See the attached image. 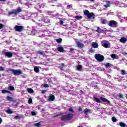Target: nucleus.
<instances>
[{"mask_svg":"<svg viewBox=\"0 0 127 127\" xmlns=\"http://www.w3.org/2000/svg\"><path fill=\"white\" fill-rule=\"evenodd\" d=\"M13 10H14V13L15 15H16V14H18L19 12H21V8L20 7H18L17 9H14Z\"/></svg>","mask_w":127,"mask_h":127,"instance_id":"6e6552de","label":"nucleus"},{"mask_svg":"<svg viewBox=\"0 0 127 127\" xmlns=\"http://www.w3.org/2000/svg\"><path fill=\"white\" fill-rule=\"evenodd\" d=\"M0 77H1V74H0Z\"/></svg>","mask_w":127,"mask_h":127,"instance_id":"e2e57ef3","label":"nucleus"},{"mask_svg":"<svg viewBox=\"0 0 127 127\" xmlns=\"http://www.w3.org/2000/svg\"><path fill=\"white\" fill-rule=\"evenodd\" d=\"M101 45L105 47V48H110L111 47V43L108 41H102Z\"/></svg>","mask_w":127,"mask_h":127,"instance_id":"20e7f679","label":"nucleus"},{"mask_svg":"<svg viewBox=\"0 0 127 127\" xmlns=\"http://www.w3.org/2000/svg\"><path fill=\"white\" fill-rule=\"evenodd\" d=\"M118 96L119 97V98H120V99H124V95L121 93L118 94Z\"/></svg>","mask_w":127,"mask_h":127,"instance_id":"473e14b6","label":"nucleus"},{"mask_svg":"<svg viewBox=\"0 0 127 127\" xmlns=\"http://www.w3.org/2000/svg\"><path fill=\"white\" fill-rule=\"evenodd\" d=\"M32 16H33V15H32Z\"/></svg>","mask_w":127,"mask_h":127,"instance_id":"69168bd1","label":"nucleus"},{"mask_svg":"<svg viewBox=\"0 0 127 127\" xmlns=\"http://www.w3.org/2000/svg\"><path fill=\"white\" fill-rule=\"evenodd\" d=\"M69 112H71V113H74V111L73 110V109L69 108L68 110Z\"/></svg>","mask_w":127,"mask_h":127,"instance_id":"c03bdc74","label":"nucleus"},{"mask_svg":"<svg viewBox=\"0 0 127 127\" xmlns=\"http://www.w3.org/2000/svg\"><path fill=\"white\" fill-rule=\"evenodd\" d=\"M127 39L125 37H123L120 39V42L122 43H126L127 42Z\"/></svg>","mask_w":127,"mask_h":127,"instance_id":"4468645a","label":"nucleus"},{"mask_svg":"<svg viewBox=\"0 0 127 127\" xmlns=\"http://www.w3.org/2000/svg\"><path fill=\"white\" fill-rule=\"evenodd\" d=\"M100 99L101 101H103V102H105V103H107V104H110V101L104 97H100Z\"/></svg>","mask_w":127,"mask_h":127,"instance_id":"ddd939ff","label":"nucleus"},{"mask_svg":"<svg viewBox=\"0 0 127 127\" xmlns=\"http://www.w3.org/2000/svg\"><path fill=\"white\" fill-rule=\"evenodd\" d=\"M21 118H22V115L15 116L14 117V119H15L16 120H18L19 119H21Z\"/></svg>","mask_w":127,"mask_h":127,"instance_id":"bb28decb","label":"nucleus"},{"mask_svg":"<svg viewBox=\"0 0 127 127\" xmlns=\"http://www.w3.org/2000/svg\"><path fill=\"white\" fill-rule=\"evenodd\" d=\"M97 127H102L101 126H100V125H98V126H97Z\"/></svg>","mask_w":127,"mask_h":127,"instance_id":"680f3d73","label":"nucleus"},{"mask_svg":"<svg viewBox=\"0 0 127 127\" xmlns=\"http://www.w3.org/2000/svg\"><path fill=\"white\" fill-rule=\"evenodd\" d=\"M95 58L98 62H103L105 60V57L104 56L101 55L100 54H96L95 55Z\"/></svg>","mask_w":127,"mask_h":127,"instance_id":"f03ea898","label":"nucleus"},{"mask_svg":"<svg viewBox=\"0 0 127 127\" xmlns=\"http://www.w3.org/2000/svg\"><path fill=\"white\" fill-rule=\"evenodd\" d=\"M96 31L98 33H103V32H104V30L101 29L100 27H97V29L96 30Z\"/></svg>","mask_w":127,"mask_h":127,"instance_id":"f8f14e48","label":"nucleus"},{"mask_svg":"<svg viewBox=\"0 0 127 127\" xmlns=\"http://www.w3.org/2000/svg\"><path fill=\"white\" fill-rule=\"evenodd\" d=\"M92 47L93 48H98V47H99V45L96 42H93L92 43Z\"/></svg>","mask_w":127,"mask_h":127,"instance_id":"2eb2a0df","label":"nucleus"},{"mask_svg":"<svg viewBox=\"0 0 127 127\" xmlns=\"http://www.w3.org/2000/svg\"><path fill=\"white\" fill-rule=\"evenodd\" d=\"M2 123V119H1V118H0V124H1Z\"/></svg>","mask_w":127,"mask_h":127,"instance_id":"6e6d98bb","label":"nucleus"},{"mask_svg":"<svg viewBox=\"0 0 127 127\" xmlns=\"http://www.w3.org/2000/svg\"><path fill=\"white\" fill-rule=\"evenodd\" d=\"M119 124H120V127H127V125L123 122H120Z\"/></svg>","mask_w":127,"mask_h":127,"instance_id":"4be33fe9","label":"nucleus"},{"mask_svg":"<svg viewBox=\"0 0 127 127\" xmlns=\"http://www.w3.org/2000/svg\"><path fill=\"white\" fill-rule=\"evenodd\" d=\"M6 0H0V1H2L3 2H4Z\"/></svg>","mask_w":127,"mask_h":127,"instance_id":"13d9d810","label":"nucleus"},{"mask_svg":"<svg viewBox=\"0 0 127 127\" xmlns=\"http://www.w3.org/2000/svg\"><path fill=\"white\" fill-rule=\"evenodd\" d=\"M31 115H32V116H36V114L34 112H31Z\"/></svg>","mask_w":127,"mask_h":127,"instance_id":"49530a36","label":"nucleus"},{"mask_svg":"<svg viewBox=\"0 0 127 127\" xmlns=\"http://www.w3.org/2000/svg\"><path fill=\"white\" fill-rule=\"evenodd\" d=\"M6 100H7L8 101H9L10 102H13V101H14L12 97H11L10 96H7Z\"/></svg>","mask_w":127,"mask_h":127,"instance_id":"6ab92c4d","label":"nucleus"},{"mask_svg":"<svg viewBox=\"0 0 127 127\" xmlns=\"http://www.w3.org/2000/svg\"><path fill=\"white\" fill-rule=\"evenodd\" d=\"M121 72L122 75H126V73L125 70H122Z\"/></svg>","mask_w":127,"mask_h":127,"instance_id":"58836bf2","label":"nucleus"},{"mask_svg":"<svg viewBox=\"0 0 127 127\" xmlns=\"http://www.w3.org/2000/svg\"><path fill=\"white\" fill-rule=\"evenodd\" d=\"M111 58H113L114 59H116V55L115 54L111 55Z\"/></svg>","mask_w":127,"mask_h":127,"instance_id":"79ce46f5","label":"nucleus"},{"mask_svg":"<svg viewBox=\"0 0 127 127\" xmlns=\"http://www.w3.org/2000/svg\"><path fill=\"white\" fill-rule=\"evenodd\" d=\"M5 112L7 113V114H13V112L10 109H8L7 110H6Z\"/></svg>","mask_w":127,"mask_h":127,"instance_id":"393cba45","label":"nucleus"},{"mask_svg":"<svg viewBox=\"0 0 127 127\" xmlns=\"http://www.w3.org/2000/svg\"><path fill=\"white\" fill-rule=\"evenodd\" d=\"M54 100H55V96L52 94L50 95L48 97V101H49V102H53Z\"/></svg>","mask_w":127,"mask_h":127,"instance_id":"1a4fd4ad","label":"nucleus"},{"mask_svg":"<svg viewBox=\"0 0 127 127\" xmlns=\"http://www.w3.org/2000/svg\"><path fill=\"white\" fill-rule=\"evenodd\" d=\"M90 110H89V109L86 108L85 110H84V114L85 115H87V114H88V113H89Z\"/></svg>","mask_w":127,"mask_h":127,"instance_id":"72a5a7b5","label":"nucleus"},{"mask_svg":"<svg viewBox=\"0 0 127 127\" xmlns=\"http://www.w3.org/2000/svg\"><path fill=\"white\" fill-rule=\"evenodd\" d=\"M61 70H63V67H61Z\"/></svg>","mask_w":127,"mask_h":127,"instance_id":"052dcab7","label":"nucleus"},{"mask_svg":"<svg viewBox=\"0 0 127 127\" xmlns=\"http://www.w3.org/2000/svg\"><path fill=\"white\" fill-rule=\"evenodd\" d=\"M2 76H4V74H2Z\"/></svg>","mask_w":127,"mask_h":127,"instance_id":"0e129e2a","label":"nucleus"},{"mask_svg":"<svg viewBox=\"0 0 127 127\" xmlns=\"http://www.w3.org/2000/svg\"><path fill=\"white\" fill-rule=\"evenodd\" d=\"M88 1H89V0H90V1H94L95 0H86Z\"/></svg>","mask_w":127,"mask_h":127,"instance_id":"bf43d9fd","label":"nucleus"},{"mask_svg":"<svg viewBox=\"0 0 127 127\" xmlns=\"http://www.w3.org/2000/svg\"><path fill=\"white\" fill-rule=\"evenodd\" d=\"M108 25L111 27L116 28L118 26V22L115 20H111L109 21Z\"/></svg>","mask_w":127,"mask_h":127,"instance_id":"423d86ee","label":"nucleus"},{"mask_svg":"<svg viewBox=\"0 0 127 127\" xmlns=\"http://www.w3.org/2000/svg\"><path fill=\"white\" fill-rule=\"evenodd\" d=\"M72 4H70V5H67V8H68V9H70V8H72Z\"/></svg>","mask_w":127,"mask_h":127,"instance_id":"a19ab883","label":"nucleus"},{"mask_svg":"<svg viewBox=\"0 0 127 127\" xmlns=\"http://www.w3.org/2000/svg\"><path fill=\"white\" fill-rule=\"evenodd\" d=\"M34 127H40V123H38L34 124Z\"/></svg>","mask_w":127,"mask_h":127,"instance_id":"7c9ffc66","label":"nucleus"},{"mask_svg":"<svg viewBox=\"0 0 127 127\" xmlns=\"http://www.w3.org/2000/svg\"><path fill=\"white\" fill-rule=\"evenodd\" d=\"M3 27V25L2 24H0V29H1Z\"/></svg>","mask_w":127,"mask_h":127,"instance_id":"09e8293b","label":"nucleus"},{"mask_svg":"<svg viewBox=\"0 0 127 127\" xmlns=\"http://www.w3.org/2000/svg\"><path fill=\"white\" fill-rule=\"evenodd\" d=\"M38 53L39 54H40V55H44V52H43L42 51H39V52H38Z\"/></svg>","mask_w":127,"mask_h":127,"instance_id":"4c0bfd02","label":"nucleus"},{"mask_svg":"<svg viewBox=\"0 0 127 127\" xmlns=\"http://www.w3.org/2000/svg\"><path fill=\"white\" fill-rule=\"evenodd\" d=\"M112 120L114 122V123H116V122H118V120H117V119L115 117H112Z\"/></svg>","mask_w":127,"mask_h":127,"instance_id":"c9c22d12","label":"nucleus"},{"mask_svg":"<svg viewBox=\"0 0 127 127\" xmlns=\"http://www.w3.org/2000/svg\"><path fill=\"white\" fill-rule=\"evenodd\" d=\"M5 93H10V92L8 90H4V89L2 90V94H5Z\"/></svg>","mask_w":127,"mask_h":127,"instance_id":"c756f323","label":"nucleus"},{"mask_svg":"<svg viewBox=\"0 0 127 127\" xmlns=\"http://www.w3.org/2000/svg\"><path fill=\"white\" fill-rule=\"evenodd\" d=\"M23 28H24L23 26L16 25L14 27L15 30L18 32H21L23 30Z\"/></svg>","mask_w":127,"mask_h":127,"instance_id":"0eeeda50","label":"nucleus"},{"mask_svg":"<svg viewBox=\"0 0 127 127\" xmlns=\"http://www.w3.org/2000/svg\"><path fill=\"white\" fill-rule=\"evenodd\" d=\"M84 14L87 15L88 18H90V19H94L95 18V15H94V13L92 12L90 13L87 10L84 11Z\"/></svg>","mask_w":127,"mask_h":127,"instance_id":"7ed1b4c3","label":"nucleus"},{"mask_svg":"<svg viewBox=\"0 0 127 127\" xmlns=\"http://www.w3.org/2000/svg\"><path fill=\"white\" fill-rule=\"evenodd\" d=\"M44 21L45 23H49L50 22V20L48 19L47 17H45L44 18Z\"/></svg>","mask_w":127,"mask_h":127,"instance_id":"dca6fc26","label":"nucleus"},{"mask_svg":"<svg viewBox=\"0 0 127 127\" xmlns=\"http://www.w3.org/2000/svg\"><path fill=\"white\" fill-rule=\"evenodd\" d=\"M76 44L77 47H79V48H83L84 47V44L79 41L76 42Z\"/></svg>","mask_w":127,"mask_h":127,"instance_id":"9d476101","label":"nucleus"},{"mask_svg":"<svg viewBox=\"0 0 127 127\" xmlns=\"http://www.w3.org/2000/svg\"><path fill=\"white\" fill-rule=\"evenodd\" d=\"M45 93H46V90H42V94H45Z\"/></svg>","mask_w":127,"mask_h":127,"instance_id":"864d4df0","label":"nucleus"},{"mask_svg":"<svg viewBox=\"0 0 127 127\" xmlns=\"http://www.w3.org/2000/svg\"><path fill=\"white\" fill-rule=\"evenodd\" d=\"M27 91L28 93H34L33 89H32V88H27Z\"/></svg>","mask_w":127,"mask_h":127,"instance_id":"a211bd4d","label":"nucleus"},{"mask_svg":"<svg viewBox=\"0 0 127 127\" xmlns=\"http://www.w3.org/2000/svg\"><path fill=\"white\" fill-rule=\"evenodd\" d=\"M112 2L110 1H108L107 2V3L106 5H105V7H109V6H110V5H111V4H112Z\"/></svg>","mask_w":127,"mask_h":127,"instance_id":"aec40b11","label":"nucleus"},{"mask_svg":"<svg viewBox=\"0 0 127 127\" xmlns=\"http://www.w3.org/2000/svg\"><path fill=\"white\" fill-rule=\"evenodd\" d=\"M81 69H82V66L79 65L77 66V70L78 71H80V70H81Z\"/></svg>","mask_w":127,"mask_h":127,"instance_id":"f704fd0d","label":"nucleus"},{"mask_svg":"<svg viewBox=\"0 0 127 127\" xmlns=\"http://www.w3.org/2000/svg\"><path fill=\"white\" fill-rule=\"evenodd\" d=\"M4 55L8 58L12 57V54L10 52H6L4 53Z\"/></svg>","mask_w":127,"mask_h":127,"instance_id":"9b49d317","label":"nucleus"},{"mask_svg":"<svg viewBox=\"0 0 127 127\" xmlns=\"http://www.w3.org/2000/svg\"><path fill=\"white\" fill-rule=\"evenodd\" d=\"M28 102V104H31L32 103V99L29 98Z\"/></svg>","mask_w":127,"mask_h":127,"instance_id":"ea45409f","label":"nucleus"},{"mask_svg":"<svg viewBox=\"0 0 127 127\" xmlns=\"http://www.w3.org/2000/svg\"><path fill=\"white\" fill-rule=\"evenodd\" d=\"M4 68L2 66H0V71H4Z\"/></svg>","mask_w":127,"mask_h":127,"instance_id":"37998d69","label":"nucleus"},{"mask_svg":"<svg viewBox=\"0 0 127 127\" xmlns=\"http://www.w3.org/2000/svg\"><path fill=\"white\" fill-rule=\"evenodd\" d=\"M107 22L108 21H107V20L103 19L101 21V23H102V24H106Z\"/></svg>","mask_w":127,"mask_h":127,"instance_id":"c85d7f7f","label":"nucleus"},{"mask_svg":"<svg viewBox=\"0 0 127 127\" xmlns=\"http://www.w3.org/2000/svg\"><path fill=\"white\" fill-rule=\"evenodd\" d=\"M78 111H79V112H82V111H83V110L82 109V108L79 107L78 108Z\"/></svg>","mask_w":127,"mask_h":127,"instance_id":"8fccbe9b","label":"nucleus"},{"mask_svg":"<svg viewBox=\"0 0 127 127\" xmlns=\"http://www.w3.org/2000/svg\"><path fill=\"white\" fill-rule=\"evenodd\" d=\"M74 18H76V19H77V20H80V19L83 18V16L77 15L74 17Z\"/></svg>","mask_w":127,"mask_h":127,"instance_id":"412c9836","label":"nucleus"},{"mask_svg":"<svg viewBox=\"0 0 127 127\" xmlns=\"http://www.w3.org/2000/svg\"><path fill=\"white\" fill-rule=\"evenodd\" d=\"M9 89L11 91H14V87H13V86H9Z\"/></svg>","mask_w":127,"mask_h":127,"instance_id":"e433bc0d","label":"nucleus"},{"mask_svg":"<svg viewBox=\"0 0 127 127\" xmlns=\"http://www.w3.org/2000/svg\"><path fill=\"white\" fill-rule=\"evenodd\" d=\"M57 49L59 52H63L64 51V49L63 47H59Z\"/></svg>","mask_w":127,"mask_h":127,"instance_id":"f3484780","label":"nucleus"},{"mask_svg":"<svg viewBox=\"0 0 127 127\" xmlns=\"http://www.w3.org/2000/svg\"><path fill=\"white\" fill-rule=\"evenodd\" d=\"M115 3H116V4H120V2L118 1H116L115 2Z\"/></svg>","mask_w":127,"mask_h":127,"instance_id":"603ef678","label":"nucleus"},{"mask_svg":"<svg viewBox=\"0 0 127 127\" xmlns=\"http://www.w3.org/2000/svg\"><path fill=\"white\" fill-rule=\"evenodd\" d=\"M7 72H11L15 76L22 74V70L20 69H11V68H8Z\"/></svg>","mask_w":127,"mask_h":127,"instance_id":"f257e3e1","label":"nucleus"},{"mask_svg":"<svg viewBox=\"0 0 127 127\" xmlns=\"http://www.w3.org/2000/svg\"><path fill=\"white\" fill-rule=\"evenodd\" d=\"M56 41L58 43H61V42H62V39L60 38V39H57Z\"/></svg>","mask_w":127,"mask_h":127,"instance_id":"2f4dec72","label":"nucleus"},{"mask_svg":"<svg viewBox=\"0 0 127 127\" xmlns=\"http://www.w3.org/2000/svg\"><path fill=\"white\" fill-rule=\"evenodd\" d=\"M94 99L95 101H96V102H97V103H101V100H100L99 98L97 97H94Z\"/></svg>","mask_w":127,"mask_h":127,"instance_id":"cd10ccee","label":"nucleus"},{"mask_svg":"<svg viewBox=\"0 0 127 127\" xmlns=\"http://www.w3.org/2000/svg\"><path fill=\"white\" fill-rule=\"evenodd\" d=\"M11 14H14V11L12 10L11 11H9L8 12V15L9 16V15H11Z\"/></svg>","mask_w":127,"mask_h":127,"instance_id":"a878e982","label":"nucleus"},{"mask_svg":"<svg viewBox=\"0 0 127 127\" xmlns=\"http://www.w3.org/2000/svg\"><path fill=\"white\" fill-rule=\"evenodd\" d=\"M73 118V114H68L65 116H62V121H69V120H71Z\"/></svg>","mask_w":127,"mask_h":127,"instance_id":"39448f33","label":"nucleus"},{"mask_svg":"<svg viewBox=\"0 0 127 127\" xmlns=\"http://www.w3.org/2000/svg\"><path fill=\"white\" fill-rule=\"evenodd\" d=\"M36 32V31L33 30L31 33L32 35H34V34H35V33H33Z\"/></svg>","mask_w":127,"mask_h":127,"instance_id":"3c124183","label":"nucleus"},{"mask_svg":"<svg viewBox=\"0 0 127 127\" xmlns=\"http://www.w3.org/2000/svg\"><path fill=\"white\" fill-rule=\"evenodd\" d=\"M44 88H48L49 87V85L48 84H44Z\"/></svg>","mask_w":127,"mask_h":127,"instance_id":"a18cd8bd","label":"nucleus"},{"mask_svg":"<svg viewBox=\"0 0 127 127\" xmlns=\"http://www.w3.org/2000/svg\"><path fill=\"white\" fill-rule=\"evenodd\" d=\"M70 52H73V51H74V49H73V48H70Z\"/></svg>","mask_w":127,"mask_h":127,"instance_id":"5fc2aeb1","label":"nucleus"},{"mask_svg":"<svg viewBox=\"0 0 127 127\" xmlns=\"http://www.w3.org/2000/svg\"><path fill=\"white\" fill-rule=\"evenodd\" d=\"M34 70L36 73H38L39 72V68H38L37 66H35Z\"/></svg>","mask_w":127,"mask_h":127,"instance_id":"b1692460","label":"nucleus"},{"mask_svg":"<svg viewBox=\"0 0 127 127\" xmlns=\"http://www.w3.org/2000/svg\"><path fill=\"white\" fill-rule=\"evenodd\" d=\"M61 66H62V67H66V65H64V64H61Z\"/></svg>","mask_w":127,"mask_h":127,"instance_id":"4d7b16f0","label":"nucleus"},{"mask_svg":"<svg viewBox=\"0 0 127 127\" xmlns=\"http://www.w3.org/2000/svg\"><path fill=\"white\" fill-rule=\"evenodd\" d=\"M105 66L106 67V68H110L111 67V66H112V64H111L107 63L105 64Z\"/></svg>","mask_w":127,"mask_h":127,"instance_id":"5701e85b","label":"nucleus"},{"mask_svg":"<svg viewBox=\"0 0 127 127\" xmlns=\"http://www.w3.org/2000/svg\"><path fill=\"white\" fill-rule=\"evenodd\" d=\"M63 23H64V22H63V20H60V24H63Z\"/></svg>","mask_w":127,"mask_h":127,"instance_id":"de8ad7c7","label":"nucleus"}]
</instances>
